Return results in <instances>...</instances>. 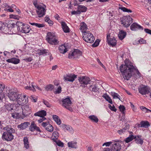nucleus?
<instances>
[{
    "label": "nucleus",
    "mask_w": 151,
    "mask_h": 151,
    "mask_svg": "<svg viewBox=\"0 0 151 151\" xmlns=\"http://www.w3.org/2000/svg\"><path fill=\"white\" fill-rule=\"evenodd\" d=\"M6 94L12 103H17L21 105L28 102V98L26 95H22L18 91L14 89H7Z\"/></svg>",
    "instance_id": "f257e3e1"
},
{
    "label": "nucleus",
    "mask_w": 151,
    "mask_h": 151,
    "mask_svg": "<svg viewBox=\"0 0 151 151\" xmlns=\"http://www.w3.org/2000/svg\"><path fill=\"white\" fill-rule=\"evenodd\" d=\"M120 69L123 74L124 78L127 80H129L135 73L137 72L134 66L129 63L122 65L120 67Z\"/></svg>",
    "instance_id": "f03ea898"
},
{
    "label": "nucleus",
    "mask_w": 151,
    "mask_h": 151,
    "mask_svg": "<svg viewBox=\"0 0 151 151\" xmlns=\"http://www.w3.org/2000/svg\"><path fill=\"white\" fill-rule=\"evenodd\" d=\"M33 4L36 8V12L39 17H41L45 14L46 11V6L43 4L39 3L37 0L34 1Z\"/></svg>",
    "instance_id": "7ed1b4c3"
},
{
    "label": "nucleus",
    "mask_w": 151,
    "mask_h": 151,
    "mask_svg": "<svg viewBox=\"0 0 151 151\" xmlns=\"http://www.w3.org/2000/svg\"><path fill=\"white\" fill-rule=\"evenodd\" d=\"M4 129L6 130V132L3 133L2 135L3 139H4L7 141H10L12 140L13 139L14 136L12 134L15 132L14 129L12 128L10 126H7L4 127Z\"/></svg>",
    "instance_id": "20e7f679"
},
{
    "label": "nucleus",
    "mask_w": 151,
    "mask_h": 151,
    "mask_svg": "<svg viewBox=\"0 0 151 151\" xmlns=\"http://www.w3.org/2000/svg\"><path fill=\"white\" fill-rule=\"evenodd\" d=\"M46 40L49 44L51 45H55L58 43V41L54 34L50 32H49L47 33L46 37Z\"/></svg>",
    "instance_id": "39448f33"
},
{
    "label": "nucleus",
    "mask_w": 151,
    "mask_h": 151,
    "mask_svg": "<svg viewBox=\"0 0 151 151\" xmlns=\"http://www.w3.org/2000/svg\"><path fill=\"white\" fill-rule=\"evenodd\" d=\"M83 39L86 42L88 43H92L94 40L93 35L89 31L83 34Z\"/></svg>",
    "instance_id": "423d86ee"
},
{
    "label": "nucleus",
    "mask_w": 151,
    "mask_h": 151,
    "mask_svg": "<svg viewBox=\"0 0 151 151\" xmlns=\"http://www.w3.org/2000/svg\"><path fill=\"white\" fill-rule=\"evenodd\" d=\"M132 19L129 16H125L121 19V22L123 26L128 27L132 22Z\"/></svg>",
    "instance_id": "0eeeda50"
},
{
    "label": "nucleus",
    "mask_w": 151,
    "mask_h": 151,
    "mask_svg": "<svg viewBox=\"0 0 151 151\" xmlns=\"http://www.w3.org/2000/svg\"><path fill=\"white\" fill-rule=\"evenodd\" d=\"M78 80L82 86L91 84V80L90 78L86 76H82L78 78Z\"/></svg>",
    "instance_id": "6e6552de"
},
{
    "label": "nucleus",
    "mask_w": 151,
    "mask_h": 151,
    "mask_svg": "<svg viewBox=\"0 0 151 151\" xmlns=\"http://www.w3.org/2000/svg\"><path fill=\"white\" fill-rule=\"evenodd\" d=\"M63 106L71 111H73V109L71 107L72 102L69 98H66L63 101Z\"/></svg>",
    "instance_id": "1a4fd4ad"
},
{
    "label": "nucleus",
    "mask_w": 151,
    "mask_h": 151,
    "mask_svg": "<svg viewBox=\"0 0 151 151\" xmlns=\"http://www.w3.org/2000/svg\"><path fill=\"white\" fill-rule=\"evenodd\" d=\"M82 52L78 49H75L69 54L68 58H77L82 55Z\"/></svg>",
    "instance_id": "9d476101"
},
{
    "label": "nucleus",
    "mask_w": 151,
    "mask_h": 151,
    "mask_svg": "<svg viewBox=\"0 0 151 151\" xmlns=\"http://www.w3.org/2000/svg\"><path fill=\"white\" fill-rule=\"evenodd\" d=\"M77 76L73 73L68 74L64 76V79L65 81L73 82L77 78Z\"/></svg>",
    "instance_id": "9b49d317"
},
{
    "label": "nucleus",
    "mask_w": 151,
    "mask_h": 151,
    "mask_svg": "<svg viewBox=\"0 0 151 151\" xmlns=\"http://www.w3.org/2000/svg\"><path fill=\"white\" fill-rule=\"evenodd\" d=\"M122 143V141H121L115 142L112 145L111 148L112 150L113 151H120L121 149V144Z\"/></svg>",
    "instance_id": "f8f14e48"
},
{
    "label": "nucleus",
    "mask_w": 151,
    "mask_h": 151,
    "mask_svg": "<svg viewBox=\"0 0 151 151\" xmlns=\"http://www.w3.org/2000/svg\"><path fill=\"white\" fill-rule=\"evenodd\" d=\"M23 114L24 116H27L31 112L30 108L28 105L23 106L22 107Z\"/></svg>",
    "instance_id": "ddd939ff"
},
{
    "label": "nucleus",
    "mask_w": 151,
    "mask_h": 151,
    "mask_svg": "<svg viewBox=\"0 0 151 151\" xmlns=\"http://www.w3.org/2000/svg\"><path fill=\"white\" fill-rule=\"evenodd\" d=\"M106 38L108 43L109 45L113 46L116 45V40L114 37L110 38V35H107Z\"/></svg>",
    "instance_id": "4468645a"
},
{
    "label": "nucleus",
    "mask_w": 151,
    "mask_h": 151,
    "mask_svg": "<svg viewBox=\"0 0 151 151\" xmlns=\"http://www.w3.org/2000/svg\"><path fill=\"white\" fill-rule=\"evenodd\" d=\"M42 125L46 129L50 132H52L53 130V128L52 125L46 122H43Z\"/></svg>",
    "instance_id": "2eb2a0df"
},
{
    "label": "nucleus",
    "mask_w": 151,
    "mask_h": 151,
    "mask_svg": "<svg viewBox=\"0 0 151 151\" xmlns=\"http://www.w3.org/2000/svg\"><path fill=\"white\" fill-rule=\"evenodd\" d=\"M139 91L142 94H145L149 93L150 89L147 86H143L140 88Z\"/></svg>",
    "instance_id": "dca6fc26"
},
{
    "label": "nucleus",
    "mask_w": 151,
    "mask_h": 151,
    "mask_svg": "<svg viewBox=\"0 0 151 151\" xmlns=\"http://www.w3.org/2000/svg\"><path fill=\"white\" fill-rule=\"evenodd\" d=\"M29 130L32 132H34L35 130L37 131L40 132V128L37 127L35 124V122L34 121L32 122L29 128Z\"/></svg>",
    "instance_id": "f3484780"
},
{
    "label": "nucleus",
    "mask_w": 151,
    "mask_h": 151,
    "mask_svg": "<svg viewBox=\"0 0 151 151\" xmlns=\"http://www.w3.org/2000/svg\"><path fill=\"white\" fill-rule=\"evenodd\" d=\"M80 27V29L82 32L83 34L86 32H87L88 31H87L88 29L87 26L84 22H83L81 23Z\"/></svg>",
    "instance_id": "a211bd4d"
},
{
    "label": "nucleus",
    "mask_w": 151,
    "mask_h": 151,
    "mask_svg": "<svg viewBox=\"0 0 151 151\" xmlns=\"http://www.w3.org/2000/svg\"><path fill=\"white\" fill-rule=\"evenodd\" d=\"M59 50L60 53L64 54L68 51V48L65 45H62L59 47Z\"/></svg>",
    "instance_id": "6ab92c4d"
},
{
    "label": "nucleus",
    "mask_w": 151,
    "mask_h": 151,
    "mask_svg": "<svg viewBox=\"0 0 151 151\" xmlns=\"http://www.w3.org/2000/svg\"><path fill=\"white\" fill-rule=\"evenodd\" d=\"M6 61L8 63H11L16 64L19 63L20 60L18 58H13L7 60Z\"/></svg>",
    "instance_id": "aec40b11"
},
{
    "label": "nucleus",
    "mask_w": 151,
    "mask_h": 151,
    "mask_svg": "<svg viewBox=\"0 0 151 151\" xmlns=\"http://www.w3.org/2000/svg\"><path fill=\"white\" fill-rule=\"evenodd\" d=\"M30 28L27 25H25L23 27H21V32L25 33H27L29 32Z\"/></svg>",
    "instance_id": "412c9836"
},
{
    "label": "nucleus",
    "mask_w": 151,
    "mask_h": 151,
    "mask_svg": "<svg viewBox=\"0 0 151 151\" xmlns=\"http://www.w3.org/2000/svg\"><path fill=\"white\" fill-rule=\"evenodd\" d=\"M61 24L62 27L64 32L66 33L69 32L70 29L66 24L64 22H62Z\"/></svg>",
    "instance_id": "4be33fe9"
},
{
    "label": "nucleus",
    "mask_w": 151,
    "mask_h": 151,
    "mask_svg": "<svg viewBox=\"0 0 151 151\" xmlns=\"http://www.w3.org/2000/svg\"><path fill=\"white\" fill-rule=\"evenodd\" d=\"M46 112L45 111L41 110L40 111L35 113L34 115L35 116H38L41 117H44V116L46 115Z\"/></svg>",
    "instance_id": "5701e85b"
},
{
    "label": "nucleus",
    "mask_w": 151,
    "mask_h": 151,
    "mask_svg": "<svg viewBox=\"0 0 151 151\" xmlns=\"http://www.w3.org/2000/svg\"><path fill=\"white\" fill-rule=\"evenodd\" d=\"M29 125V123L28 122H25L21 124L18 125V127L20 129H26Z\"/></svg>",
    "instance_id": "b1692460"
},
{
    "label": "nucleus",
    "mask_w": 151,
    "mask_h": 151,
    "mask_svg": "<svg viewBox=\"0 0 151 151\" xmlns=\"http://www.w3.org/2000/svg\"><path fill=\"white\" fill-rule=\"evenodd\" d=\"M35 88H37L38 90H41L40 88L37 86H35L33 84L31 85V86H27L25 87L24 88L25 89H28L29 90H32V91L34 92L35 91Z\"/></svg>",
    "instance_id": "393cba45"
},
{
    "label": "nucleus",
    "mask_w": 151,
    "mask_h": 151,
    "mask_svg": "<svg viewBox=\"0 0 151 151\" xmlns=\"http://www.w3.org/2000/svg\"><path fill=\"white\" fill-rule=\"evenodd\" d=\"M126 35V33L124 31L121 30L120 31L118 34V37L121 40H122Z\"/></svg>",
    "instance_id": "a878e982"
},
{
    "label": "nucleus",
    "mask_w": 151,
    "mask_h": 151,
    "mask_svg": "<svg viewBox=\"0 0 151 151\" xmlns=\"http://www.w3.org/2000/svg\"><path fill=\"white\" fill-rule=\"evenodd\" d=\"M68 145L69 147L76 148L77 147V142L75 141L69 142L68 143Z\"/></svg>",
    "instance_id": "bb28decb"
},
{
    "label": "nucleus",
    "mask_w": 151,
    "mask_h": 151,
    "mask_svg": "<svg viewBox=\"0 0 151 151\" xmlns=\"http://www.w3.org/2000/svg\"><path fill=\"white\" fill-rule=\"evenodd\" d=\"M130 28L132 30H134L136 29H141L142 28L141 26L135 23L132 24L130 26Z\"/></svg>",
    "instance_id": "cd10ccee"
},
{
    "label": "nucleus",
    "mask_w": 151,
    "mask_h": 151,
    "mask_svg": "<svg viewBox=\"0 0 151 151\" xmlns=\"http://www.w3.org/2000/svg\"><path fill=\"white\" fill-rule=\"evenodd\" d=\"M8 26L9 29L12 31V33H14V31L15 29H16V24L14 23L9 24H8Z\"/></svg>",
    "instance_id": "c85d7f7f"
},
{
    "label": "nucleus",
    "mask_w": 151,
    "mask_h": 151,
    "mask_svg": "<svg viewBox=\"0 0 151 151\" xmlns=\"http://www.w3.org/2000/svg\"><path fill=\"white\" fill-rule=\"evenodd\" d=\"M78 9L80 14L81 12H84L86 11L87 8L84 6L79 5L78 7Z\"/></svg>",
    "instance_id": "c756f323"
},
{
    "label": "nucleus",
    "mask_w": 151,
    "mask_h": 151,
    "mask_svg": "<svg viewBox=\"0 0 151 151\" xmlns=\"http://www.w3.org/2000/svg\"><path fill=\"white\" fill-rule=\"evenodd\" d=\"M63 129L64 130L67 131L69 132H72L73 131V129L69 125H62Z\"/></svg>",
    "instance_id": "7c9ffc66"
},
{
    "label": "nucleus",
    "mask_w": 151,
    "mask_h": 151,
    "mask_svg": "<svg viewBox=\"0 0 151 151\" xmlns=\"http://www.w3.org/2000/svg\"><path fill=\"white\" fill-rule=\"evenodd\" d=\"M13 104H7V105H6V109L8 110H9V111H10V110H15L16 111H19L18 110H17V109L16 108H13Z\"/></svg>",
    "instance_id": "2f4dec72"
},
{
    "label": "nucleus",
    "mask_w": 151,
    "mask_h": 151,
    "mask_svg": "<svg viewBox=\"0 0 151 151\" xmlns=\"http://www.w3.org/2000/svg\"><path fill=\"white\" fill-rule=\"evenodd\" d=\"M141 127L147 128L150 126L149 123L147 121H142L140 123Z\"/></svg>",
    "instance_id": "473e14b6"
},
{
    "label": "nucleus",
    "mask_w": 151,
    "mask_h": 151,
    "mask_svg": "<svg viewBox=\"0 0 151 151\" xmlns=\"http://www.w3.org/2000/svg\"><path fill=\"white\" fill-rule=\"evenodd\" d=\"M52 117L54 120L58 124L60 125L61 124V121L58 116L54 115Z\"/></svg>",
    "instance_id": "72a5a7b5"
},
{
    "label": "nucleus",
    "mask_w": 151,
    "mask_h": 151,
    "mask_svg": "<svg viewBox=\"0 0 151 151\" xmlns=\"http://www.w3.org/2000/svg\"><path fill=\"white\" fill-rule=\"evenodd\" d=\"M135 139L136 142L137 143L142 144L143 143V139L141 137H134Z\"/></svg>",
    "instance_id": "f704fd0d"
},
{
    "label": "nucleus",
    "mask_w": 151,
    "mask_h": 151,
    "mask_svg": "<svg viewBox=\"0 0 151 151\" xmlns=\"http://www.w3.org/2000/svg\"><path fill=\"white\" fill-rule=\"evenodd\" d=\"M103 97L110 103L111 104H112V100L111 98L108 95L106 94H104L103 96Z\"/></svg>",
    "instance_id": "c9c22d12"
},
{
    "label": "nucleus",
    "mask_w": 151,
    "mask_h": 151,
    "mask_svg": "<svg viewBox=\"0 0 151 151\" xmlns=\"http://www.w3.org/2000/svg\"><path fill=\"white\" fill-rule=\"evenodd\" d=\"M89 118L93 122L97 123L98 122V119L96 116H95L94 115L90 116H89Z\"/></svg>",
    "instance_id": "e433bc0d"
},
{
    "label": "nucleus",
    "mask_w": 151,
    "mask_h": 151,
    "mask_svg": "<svg viewBox=\"0 0 151 151\" xmlns=\"http://www.w3.org/2000/svg\"><path fill=\"white\" fill-rule=\"evenodd\" d=\"M24 142L25 147L27 149L29 147V144L28 142V139L27 137H24Z\"/></svg>",
    "instance_id": "4c0bfd02"
},
{
    "label": "nucleus",
    "mask_w": 151,
    "mask_h": 151,
    "mask_svg": "<svg viewBox=\"0 0 151 151\" xmlns=\"http://www.w3.org/2000/svg\"><path fill=\"white\" fill-rule=\"evenodd\" d=\"M134 139V137L133 135H131L126 139L125 141L127 143H128Z\"/></svg>",
    "instance_id": "58836bf2"
},
{
    "label": "nucleus",
    "mask_w": 151,
    "mask_h": 151,
    "mask_svg": "<svg viewBox=\"0 0 151 151\" xmlns=\"http://www.w3.org/2000/svg\"><path fill=\"white\" fill-rule=\"evenodd\" d=\"M4 10L9 12H13L14 11L13 9H12L11 6H6L4 8Z\"/></svg>",
    "instance_id": "ea45409f"
},
{
    "label": "nucleus",
    "mask_w": 151,
    "mask_h": 151,
    "mask_svg": "<svg viewBox=\"0 0 151 151\" xmlns=\"http://www.w3.org/2000/svg\"><path fill=\"white\" fill-rule=\"evenodd\" d=\"M31 24L32 25L35 26L36 27L39 28L43 27L45 26V25L43 24L33 23H31Z\"/></svg>",
    "instance_id": "a19ab883"
},
{
    "label": "nucleus",
    "mask_w": 151,
    "mask_h": 151,
    "mask_svg": "<svg viewBox=\"0 0 151 151\" xmlns=\"http://www.w3.org/2000/svg\"><path fill=\"white\" fill-rule=\"evenodd\" d=\"M54 88V87L53 85L52 84H50L47 86L45 88V89L46 90L48 91H51Z\"/></svg>",
    "instance_id": "79ce46f5"
},
{
    "label": "nucleus",
    "mask_w": 151,
    "mask_h": 151,
    "mask_svg": "<svg viewBox=\"0 0 151 151\" xmlns=\"http://www.w3.org/2000/svg\"><path fill=\"white\" fill-rule=\"evenodd\" d=\"M9 17L10 19H19L20 17L18 15L15 14H11L9 15Z\"/></svg>",
    "instance_id": "37998d69"
},
{
    "label": "nucleus",
    "mask_w": 151,
    "mask_h": 151,
    "mask_svg": "<svg viewBox=\"0 0 151 151\" xmlns=\"http://www.w3.org/2000/svg\"><path fill=\"white\" fill-rule=\"evenodd\" d=\"M119 9H121L124 12H132V11L129 9H128L124 7H119Z\"/></svg>",
    "instance_id": "c03bdc74"
},
{
    "label": "nucleus",
    "mask_w": 151,
    "mask_h": 151,
    "mask_svg": "<svg viewBox=\"0 0 151 151\" xmlns=\"http://www.w3.org/2000/svg\"><path fill=\"white\" fill-rule=\"evenodd\" d=\"M128 129V127H125V128L120 129L119 130L117 131V132L120 134H122L123 133H124V132H125V131L127 129Z\"/></svg>",
    "instance_id": "a18cd8bd"
},
{
    "label": "nucleus",
    "mask_w": 151,
    "mask_h": 151,
    "mask_svg": "<svg viewBox=\"0 0 151 151\" xmlns=\"http://www.w3.org/2000/svg\"><path fill=\"white\" fill-rule=\"evenodd\" d=\"M58 137V133L57 132H55L53 133L52 136L53 139H57Z\"/></svg>",
    "instance_id": "49530a36"
},
{
    "label": "nucleus",
    "mask_w": 151,
    "mask_h": 151,
    "mask_svg": "<svg viewBox=\"0 0 151 151\" xmlns=\"http://www.w3.org/2000/svg\"><path fill=\"white\" fill-rule=\"evenodd\" d=\"M6 28L5 27L4 24L1 22H0V32L1 31L3 30L5 28Z\"/></svg>",
    "instance_id": "de8ad7c7"
},
{
    "label": "nucleus",
    "mask_w": 151,
    "mask_h": 151,
    "mask_svg": "<svg viewBox=\"0 0 151 151\" xmlns=\"http://www.w3.org/2000/svg\"><path fill=\"white\" fill-rule=\"evenodd\" d=\"M47 53L48 52L46 50H40V52L38 53V55H43L44 54L47 55Z\"/></svg>",
    "instance_id": "09e8293b"
},
{
    "label": "nucleus",
    "mask_w": 151,
    "mask_h": 151,
    "mask_svg": "<svg viewBox=\"0 0 151 151\" xmlns=\"http://www.w3.org/2000/svg\"><path fill=\"white\" fill-rule=\"evenodd\" d=\"M111 95L113 97L114 99L117 98L120 100L119 99V96L117 93H111Z\"/></svg>",
    "instance_id": "8fccbe9b"
},
{
    "label": "nucleus",
    "mask_w": 151,
    "mask_h": 151,
    "mask_svg": "<svg viewBox=\"0 0 151 151\" xmlns=\"http://www.w3.org/2000/svg\"><path fill=\"white\" fill-rule=\"evenodd\" d=\"M55 142L58 146L61 147H63V144L61 141L58 140H56L55 141Z\"/></svg>",
    "instance_id": "3c124183"
},
{
    "label": "nucleus",
    "mask_w": 151,
    "mask_h": 151,
    "mask_svg": "<svg viewBox=\"0 0 151 151\" xmlns=\"http://www.w3.org/2000/svg\"><path fill=\"white\" fill-rule=\"evenodd\" d=\"M12 116L15 119H17L19 118V114L18 113H14L12 114Z\"/></svg>",
    "instance_id": "603ef678"
},
{
    "label": "nucleus",
    "mask_w": 151,
    "mask_h": 151,
    "mask_svg": "<svg viewBox=\"0 0 151 151\" xmlns=\"http://www.w3.org/2000/svg\"><path fill=\"white\" fill-rule=\"evenodd\" d=\"M5 88V85L2 83H0V93H1Z\"/></svg>",
    "instance_id": "864d4df0"
},
{
    "label": "nucleus",
    "mask_w": 151,
    "mask_h": 151,
    "mask_svg": "<svg viewBox=\"0 0 151 151\" xmlns=\"http://www.w3.org/2000/svg\"><path fill=\"white\" fill-rule=\"evenodd\" d=\"M146 43V41L145 40H144L142 38H141L138 41L137 44H138L140 43V44H145Z\"/></svg>",
    "instance_id": "5fc2aeb1"
},
{
    "label": "nucleus",
    "mask_w": 151,
    "mask_h": 151,
    "mask_svg": "<svg viewBox=\"0 0 151 151\" xmlns=\"http://www.w3.org/2000/svg\"><path fill=\"white\" fill-rule=\"evenodd\" d=\"M31 99L32 101L34 102H36L37 101V97L35 96H32L31 97Z\"/></svg>",
    "instance_id": "6e6d98bb"
},
{
    "label": "nucleus",
    "mask_w": 151,
    "mask_h": 151,
    "mask_svg": "<svg viewBox=\"0 0 151 151\" xmlns=\"http://www.w3.org/2000/svg\"><path fill=\"white\" fill-rule=\"evenodd\" d=\"M140 109L145 112H148V111H151L148 109H147L146 108L143 106H141L140 107Z\"/></svg>",
    "instance_id": "4d7b16f0"
},
{
    "label": "nucleus",
    "mask_w": 151,
    "mask_h": 151,
    "mask_svg": "<svg viewBox=\"0 0 151 151\" xmlns=\"http://www.w3.org/2000/svg\"><path fill=\"white\" fill-rule=\"evenodd\" d=\"M119 108L120 111L122 112H123V111L125 110V108L124 106L120 105L119 107Z\"/></svg>",
    "instance_id": "13d9d810"
},
{
    "label": "nucleus",
    "mask_w": 151,
    "mask_h": 151,
    "mask_svg": "<svg viewBox=\"0 0 151 151\" xmlns=\"http://www.w3.org/2000/svg\"><path fill=\"white\" fill-rule=\"evenodd\" d=\"M16 25V26H17L19 27H20L21 28L22 27H23V26H24L25 25H24L22 22H17Z\"/></svg>",
    "instance_id": "bf43d9fd"
},
{
    "label": "nucleus",
    "mask_w": 151,
    "mask_h": 151,
    "mask_svg": "<svg viewBox=\"0 0 151 151\" xmlns=\"http://www.w3.org/2000/svg\"><path fill=\"white\" fill-rule=\"evenodd\" d=\"M109 108L112 111L115 112L116 111V109L114 106H111V105H110L109 106Z\"/></svg>",
    "instance_id": "052dcab7"
},
{
    "label": "nucleus",
    "mask_w": 151,
    "mask_h": 151,
    "mask_svg": "<svg viewBox=\"0 0 151 151\" xmlns=\"http://www.w3.org/2000/svg\"><path fill=\"white\" fill-rule=\"evenodd\" d=\"M61 91V88L60 86H59L55 91L56 93H59Z\"/></svg>",
    "instance_id": "680f3d73"
},
{
    "label": "nucleus",
    "mask_w": 151,
    "mask_h": 151,
    "mask_svg": "<svg viewBox=\"0 0 151 151\" xmlns=\"http://www.w3.org/2000/svg\"><path fill=\"white\" fill-rule=\"evenodd\" d=\"M99 40H96L95 43L93 45V46L96 47L99 44Z\"/></svg>",
    "instance_id": "e2e57ef3"
},
{
    "label": "nucleus",
    "mask_w": 151,
    "mask_h": 151,
    "mask_svg": "<svg viewBox=\"0 0 151 151\" xmlns=\"http://www.w3.org/2000/svg\"><path fill=\"white\" fill-rule=\"evenodd\" d=\"M112 143V142H105L103 145V146H104L105 145L106 146H109Z\"/></svg>",
    "instance_id": "0e129e2a"
},
{
    "label": "nucleus",
    "mask_w": 151,
    "mask_h": 151,
    "mask_svg": "<svg viewBox=\"0 0 151 151\" xmlns=\"http://www.w3.org/2000/svg\"><path fill=\"white\" fill-rule=\"evenodd\" d=\"M71 3L74 6H76L78 4V1L76 0H73L71 1Z\"/></svg>",
    "instance_id": "69168bd1"
},
{
    "label": "nucleus",
    "mask_w": 151,
    "mask_h": 151,
    "mask_svg": "<svg viewBox=\"0 0 151 151\" xmlns=\"http://www.w3.org/2000/svg\"><path fill=\"white\" fill-rule=\"evenodd\" d=\"M46 119L44 117H42V118L38 120V122L39 123H41L43 122L45 120H46Z\"/></svg>",
    "instance_id": "338daca9"
},
{
    "label": "nucleus",
    "mask_w": 151,
    "mask_h": 151,
    "mask_svg": "<svg viewBox=\"0 0 151 151\" xmlns=\"http://www.w3.org/2000/svg\"><path fill=\"white\" fill-rule=\"evenodd\" d=\"M71 13L72 14H80L78 9L76 11H72L71 12Z\"/></svg>",
    "instance_id": "774afa93"
}]
</instances>
